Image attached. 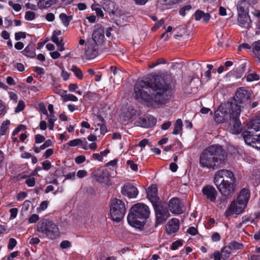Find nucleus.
<instances>
[{
    "label": "nucleus",
    "mask_w": 260,
    "mask_h": 260,
    "mask_svg": "<svg viewBox=\"0 0 260 260\" xmlns=\"http://www.w3.org/2000/svg\"><path fill=\"white\" fill-rule=\"evenodd\" d=\"M63 100L64 102L67 101H72V102H77L78 101V98L74 95L72 94H68L64 95L63 97Z\"/></svg>",
    "instance_id": "nucleus-39"
},
{
    "label": "nucleus",
    "mask_w": 260,
    "mask_h": 260,
    "mask_svg": "<svg viewBox=\"0 0 260 260\" xmlns=\"http://www.w3.org/2000/svg\"><path fill=\"white\" fill-rule=\"evenodd\" d=\"M125 211V205L122 200L117 199L112 200L110 213L113 221L116 222L120 221L123 218Z\"/></svg>",
    "instance_id": "nucleus-6"
},
{
    "label": "nucleus",
    "mask_w": 260,
    "mask_h": 260,
    "mask_svg": "<svg viewBox=\"0 0 260 260\" xmlns=\"http://www.w3.org/2000/svg\"><path fill=\"white\" fill-rule=\"evenodd\" d=\"M127 164L130 168L133 171H136L138 169V166L133 160H129L127 161Z\"/></svg>",
    "instance_id": "nucleus-60"
},
{
    "label": "nucleus",
    "mask_w": 260,
    "mask_h": 260,
    "mask_svg": "<svg viewBox=\"0 0 260 260\" xmlns=\"http://www.w3.org/2000/svg\"><path fill=\"white\" fill-rule=\"evenodd\" d=\"M169 207L173 214H180L183 212V205L178 198H173L169 203Z\"/></svg>",
    "instance_id": "nucleus-16"
},
{
    "label": "nucleus",
    "mask_w": 260,
    "mask_h": 260,
    "mask_svg": "<svg viewBox=\"0 0 260 260\" xmlns=\"http://www.w3.org/2000/svg\"><path fill=\"white\" fill-rule=\"evenodd\" d=\"M246 206L237 200L233 201L229 207L225 210L224 215L226 217H229L234 213L237 215L240 214L243 212Z\"/></svg>",
    "instance_id": "nucleus-11"
},
{
    "label": "nucleus",
    "mask_w": 260,
    "mask_h": 260,
    "mask_svg": "<svg viewBox=\"0 0 260 260\" xmlns=\"http://www.w3.org/2000/svg\"><path fill=\"white\" fill-rule=\"evenodd\" d=\"M104 29L100 27L96 29L92 34V39L97 45H100L103 43L105 38Z\"/></svg>",
    "instance_id": "nucleus-19"
},
{
    "label": "nucleus",
    "mask_w": 260,
    "mask_h": 260,
    "mask_svg": "<svg viewBox=\"0 0 260 260\" xmlns=\"http://www.w3.org/2000/svg\"><path fill=\"white\" fill-rule=\"evenodd\" d=\"M210 257L211 258H213L214 260H220L221 257V253L219 251H215Z\"/></svg>",
    "instance_id": "nucleus-61"
},
{
    "label": "nucleus",
    "mask_w": 260,
    "mask_h": 260,
    "mask_svg": "<svg viewBox=\"0 0 260 260\" xmlns=\"http://www.w3.org/2000/svg\"><path fill=\"white\" fill-rule=\"evenodd\" d=\"M182 121L181 119H178L174 124V130L172 134L174 135L179 134L180 131L182 129Z\"/></svg>",
    "instance_id": "nucleus-32"
},
{
    "label": "nucleus",
    "mask_w": 260,
    "mask_h": 260,
    "mask_svg": "<svg viewBox=\"0 0 260 260\" xmlns=\"http://www.w3.org/2000/svg\"><path fill=\"white\" fill-rule=\"evenodd\" d=\"M259 79V76L255 73H251L247 75V80L249 82H252L253 81L258 80Z\"/></svg>",
    "instance_id": "nucleus-44"
},
{
    "label": "nucleus",
    "mask_w": 260,
    "mask_h": 260,
    "mask_svg": "<svg viewBox=\"0 0 260 260\" xmlns=\"http://www.w3.org/2000/svg\"><path fill=\"white\" fill-rule=\"evenodd\" d=\"M226 152L219 145H212L207 147L201 152L199 164L203 168L216 170L224 163Z\"/></svg>",
    "instance_id": "nucleus-3"
},
{
    "label": "nucleus",
    "mask_w": 260,
    "mask_h": 260,
    "mask_svg": "<svg viewBox=\"0 0 260 260\" xmlns=\"http://www.w3.org/2000/svg\"><path fill=\"white\" fill-rule=\"evenodd\" d=\"M250 198V192L248 189L243 188L237 198V200L244 204H247Z\"/></svg>",
    "instance_id": "nucleus-22"
},
{
    "label": "nucleus",
    "mask_w": 260,
    "mask_h": 260,
    "mask_svg": "<svg viewBox=\"0 0 260 260\" xmlns=\"http://www.w3.org/2000/svg\"><path fill=\"white\" fill-rule=\"evenodd\" d=\"M24 55L27 57L34 58L36 56L35 49L31 45H28L22 51Z\"/></svg>",
    "instance_id": "nucleus-26"
},
{
    "label": "nucleus",
    "mask_w": 260,
    "mask_h": 260,
    "mask_svg": "<svg viewBox=\"0 0 260 260\" xmlns=\"http://www.w3.org/2000/svg\"><path fill=\"white\" fill-rule=\"evenodd\" d=\"M183 245V241L181 240H179L177 241H176L175 242H173L171 246V249L175 250L179 248V247L182 246Z\"/></svg>",
    "instance_id": "nucleus-40"
},
{
    "label": "nucleus",
    "mask_w": 260,
    "mask_h": 260,
    "mask_svg": "<svg viewBox=\"0 0 260 260\" xmlns=\"http://www.w3.org/2000/svg\"><path fill=\"white\" fill-rule=\"evenodd\" d=\"M61 20L62 24L65 26H68L69 25L70 21L73 19V16L72 15L68 16L65 13H61L59 16Z\"/></svg>",
    "instance_id": "nucleus-30"
},
{
    "label": "nucleus",
    "mask_w": 260,
    "mask_h": 260,
    "mask_svg": "<svg viewBox=\"0 0 260 260\" xmlns=\"http://www.w3.org/2000/svg\"><path fill=\"white\" fill-rule=\"evenodd\" d=\"M187 232L190 235H191L192 236H194V235H196L197 234V233H198V230L196 228H194L193 226H191V227H190L187 230Z\"/></svg>",
    "instance_id": "nucleus-64"
},
{
    "label": "nucleus",
    "mask_w": 260,
    "mask_h": 260,
    "mask_svg": "<svg viewBox=\"0 0 260 260\" xmlns=\"http://www.w3.org/2000/svg\"><path fill=\"white\" fill-rule=\"evenodd\" d=\"M7 112L6 106L4 102L0 100V116Z\"/></svg>",
    "instance_id": "nucleus-48"
},
{
    "label": "nucleus",
    "mask_w": 260,
    "mask_h": 260,
    "mask_svg": "<svg viewBox=\"0 0 260 260\" xmlns=\"http://www.w3.org/2000/svg\"><path fill=\"white\" fill-rule=\"evenodd\" d=\"M48 203L46 201L42 202L40 205L39 207L37 208V211L38 212H41L47 208Z\"/></svg>",
    "instance_id": "nucleus-41"
},
{
    "label": "nucleus",
    "mask_w": 260,
    "mask_h": 260,
    "mask_svg": "<svg viewBox=\"0 0 260 260\" xmlns=\"http://www.w3.org/2000/svg\"><path fill=\"white\" fill-rule=\"evenodd\" d=\"M71 246V244L70 242L68 240L63 241L60 244V246L62 249L69 248Z\"/></svg>",
    "instance_id": "nucleus-54"
},
{
    "label": "nucleus",
    "mask_w": 260,
    "mask_h": 260,
    "mask_svg": "<svg viewBox=\"0 0 260 260\" xmlns=\"http://www.w3.org/2000/svg\"><path fill=\"white\" fill-rule=\"evenodd\" d=\"M39 219V216L37 214H32L28 219L29 223H34L38 221Z\"/></svg>",
    "instance_id": "nucleus-45"
},
{
    "label": "nucleus",
    "mask_w": 260,
    "mask_h": 260,
    "mask_svg": "<svg viewBox=\"0 0 260 260\" xmlns=\"http://www.w3.org/2000/svg\"><path fill=\"white\" fill-rule=\"evenodd\" d=\"M37 231L50 239H55L59 236L57 225L51 220L42 219L37 224Z\"/></svg>",
    "instance_id": "nucleus-5"
},
{
    "label": "nucleus",
    "mask_w": 260,
    "mask_h": 260,
    "mask_svg": "<svg viewBox=\"0 0 260 260\" xmlns=\"http://www.w3.org/2000/svg\"><path fill=\"white\" fill-rule=\"evenodd\" d=\"M55 44L56 45V46L57 47L58 50L59 51L61 52V51L64 50V49H65L64 47V43L63 42V40L55 43Z\"/></svg>",
    "instance_id": "nucleus-59"
},
{
    "label": "nucleus",
    "mask_w": 260,
    "mask_h": 260,
    "mask_svg": "<svg viewBox=\"0 0 260 260\" xmlns=\"http://www.w3.org/2000/svg\"><path fill=\"white\" fill-rule=\"evenodd\" d=\"M252 51L260 62V40L252 44Z\"/></svg>",
    "instance_id": "nucleus-29"
},
{
    "label": "nucleus",
    "mask_w": 260,
    "mask_h": 260,
    "mask_svg": "<svg viewBox=\"0 0 260 260\" xmlns=\"http://www.w3.org/2000/svg\"><path fill=\"white\" fill-rule=\"evenodd\" d=\"M52 145V141L50 140H47L43 144L40 146V149L42 150L45 149L47 147H48Z\"/></svg>",
    "instance_id": "nucleus-63"
},
{
    "label": "nucleus",
    "mask_w": 260,
    "mask_h": 260,
    "mask_svg": "<svg viewBox=\"0 0 260 260\" xmlns=\"http://www.w3.org/2000/svg\"><path fill=\"white\" fill-rule=\"evenodd\" d=\"M18 210L16 208H13L10 210V217L11 218L14 219L17 217Z\"/></svg>",
    "instance_id": "nucleus-55"
},
{
    "label": "nucleus",
    "mask_w": 260,
    "mask_h": 260,
    "mask_svg": "<svg viewBox=\"0 0 260 260\" xmlns=\"http://www.w3.org/2000/svg\"><path fill=\"white\" fill-rule=\"evenodd\" d=\"M121 193L123 196L129 198H135L138 194V190L136 186L131 183L125 184L121 188Z\"/></svg>",
    "instance_id": "nucleus-14"
},
{
    "label": "nucleus",
    "mask_w": 260,
    "mask_h": 260,
    "mask_svg": "<svg viewBox=\"0 0 260 260\" xmlns=\"http://www.w3.org/2000/svg\"><path fill=\"white\" fill-rule=\"evenodd\" d=\"M194 17L197 21L202 20L205 23L208 22L210 18V16L208 13H205L204 12L200 10H197L196 12Z\"/></svg>",
    "instance_id": "nucleus-24"
},
{
    "label": "nucleus",
    "mask_w": 260,
    "mask_h": 260,
    "mask_svg": "<svg viewBox=\"0 0 260 260\" xmlns=\"http://www.w3.org/2000/svg\"><path fill=\"white\" fill-rule=\"evenodd\" d=\"M231 252L232 251L231 250L229 246H225L223 248H222L221 252V258L224 260L227 259L229 257Z\"/></svg>",
    "instance_id": "nucleus-36"
},
{
    "label": "nucleus",
    "mask_w": 260,
    "mask_h": 260,
    "mask_svg": "<svg viewBox=\"0 0 260 260\" xmlns=\"http://www.w3.org/2000/svg\"><path fill=\"white\" fill-rule=\"evenodd\" d=\"M202 192L207 200L211 202H215L217 196V191L213 186L208 185L203 187Z\"/></svg>",
    "instance_id": "nucleus-13"
},
{
    "label": "nucleus",
    "mask_w": 260,
    "mask_h": 260,
    "mask_svg": "<svg viewBox=\"0 0 260 260\" xmlns=\"http://www.w3.org/2000/svg\"><path fill=\"white\" fill-rule=\"evenodd\" d=\"M55 0H40L38 6L41 8H47L50 7Z\"/></svg>",
    "instance_id": "nucleus-34"
},
{
    "label": "nucleus",
    "mask_w": 260,
    "mask_h": 260,
    "mask_svg": "<svg viewBox=\"0 0 260 260\" xmlns=\"http://www.w3.org/2000/svg\"><path fill=\"white\" fill-rule=\"evenodd\" d=\"M179 221L178 219L172 218L168 221L166 225V230L168 234H171L177 231L179 229Z\"/></svg>",
    "instance_id": "nucleus-20"
},
{
    "label": "nucleus",
    "mask_w": 260,
    "mask_h": 260,
    "mask_svg": "<svg viewBox=\"0 0 260 260\" xmlns=\"http://www.w3.org/2000/svg\"><path fill=\"white\" fill-rule=\"evenodd\" d=\"M91 9L93 11H95L96 15L102 18L104 17V13L100 8V5L95 3L91 5Z\"/></svg>",
    "instance_id": "nucleus-35"
},
{
    "label": "nucleus",
    "mask_w": 260,
    "mask_h": 260,
    "mask_svg": "<svg viewBox=\"0 0 260 260\" xmlns=\"http://www.w3.org/2000/svg\"><path fill=\"white\" fill-rule=\"evenodd\" d=\"M191 9V6L190 5H186L183 7H182L179 10V14L182 16H184L186 14V12L188 11Z\"/></svg>",
    "instance_id": "nucleus-42"
},
{
    "label": "nucleus",
    "mask_w": 260,
    "mask_h": 260,
    "mask_svg": "<svg viewBox=\"0 0 260 260\" xmlns=\"http://www.w3.org/2000/svg\"><path fill=\"white\" fill-rule=\"evenodd\" d=\"M137 99L142 100L148 106H160L167 103L172 95V88L164 77L157 75L151 82L141 80L135 87Z\"/></svg>",
    "instance_id": "nucleus-1"
},
{
    "label": "nucleus",
    "mask_w": 260,
    "mask_h": 260,
    "mask_svg": "<svg viewBox=\"0 0 260 260\" xmlns=\"http://www.w3.org/2000/svg\"><path fill=\"white\" fill-rule=\"evenodd\" d=\"M249 5V3L246 0L239 1L237 6L238 14L248 13Z\"/></svg>",
    "instance_id": "nucleus-23"
},
{
    "label": "nucleus",
    "mask_w": 260,
    "mask_h": 260,
    "mask_svg": "<svg viewBox=\"0 0 260 260\" xmlns=\"http://www.w3.org/2000/svg\"><path fill=\"white\" fill-rule=\"evenodd\" d=\"M179 2V0H157V7L161 10H167Z\"/></svg>",
    "instance_id": "nucleus-18"
},
{
    "label": "nucleus",
    "mask_w": 260,
    "mask_h": 260,
    "mask_svg": "<svg viewBox=\"0 0 260 260\" xmlns=\"http://www.w3.org/2000/svg\"><path fill=\"white\" fill-rule=\"evenodd\" d=\"M71 71H72L75 76L79 79H81L83 78V75L81 70L76 66H73L71 69Z\"/></svg>",
    "instance_id": "nucleus-37"
},
{
    "label": "nucleus",
    "mask_w": 260,
    "mask_h": 260,
    "mask_svg": "<svg viewBox=\"0 0 260 260\" xmlns=\"http://www.w3.org/2000/svg\"><path fill=\"white\" fill-rule=\"evenodd\" d=\"M157 188L155 185L149 187L147 191V197L152 202L156 201Z\"/></svg>",
    "instance_id": "nucleus-25"
},
{
    "label": "nucleus",
    "mask_w": 260,
    "mask_h": 260,
    "mask_svg": "<svg viewBox=\"0 0 260 260\" xmlns=\"http://www.w3.org/2000/svg\"><path fill=\"white\" fill-rule=\"evenodd\" d=\"M230 198L226 197H223L222 196L221 197H219L216 200V206L218 208L224 209L227 204V200Z\"/></svg>",
    "instance_id": "nucleus-28"
},
{
    "label": "nucleus",
    "mask_w": 260,
    "mask_h": 260,
    "mask_svg": "<svg viewBox=\"0 0 260 260\" xmlns=\"http://www.w3.org/2000/svg\"><path fill=\"white\" fill-rule=\"evenodd\" d=\"M242 135L247 145L260 150V134L254 135L251 134V131H244Z\"/></svg>",
    "instance_id": "nucleus-12"
},
{
    "label": "nucleus",
    "mask_w": 260,
    "mask_h": 260,
    "mask_svg": "<svg viewBox=\"0 0 260 260\" xmlns=\"http://www.w3.org/2000/svg\"><path fill=\"white\" fill-rule=\"evenodd\" d=\"M246 131H251V134L253 135L254 132L260 131V115L256 116L251 121Z\"/></svg>",
    "instance_id": "nucleus-21"
},
{
    "label": "nucleus",
    "mask_w": 260,
    "mask_h": 260,
    "mask_svg": "<svg viewBox=\"0 0 260 260\" xmlns=\"http://www.w3.org/2000/svg\"><path fill=\"white\" fill-rule=\"evenodd\" d=\"M86 158L84 155H79L75 158V161L76 164H80L85 161Z\"/></svg>",
    "instance_id": "nucleus-56"
},
{
    "label": "nucleus",
    "mask_w": 260,
    "mask_h": 260,
    "mask_svg": "<svg viewBox=\"0 0 260 260\" xmlns=\"http://www.w3.org/2000/svg\"><path fill=\"white\" fill-rule=\"evenodd\" d=\"M45 138L43 136L38 134L35 137V142L36 143H41L44 141Z\"/></svg>",
    "instance_id": "nucleus-62"
},
{
    "label": "nucleus",
    "mask_w": 260,
    "mask_h": 260,
    "mask_svg": "<svg viewBox=\"0 0 260 260\" xmlns=\"http://www.w3.org/2000/svg\"><path fill=\"white\" fill-rule=\"evenodd\" d=\"M228 246L232 251L241 249L243 247V245L242 243H240L235 241L230 242Z\"/></svg>",
    "instance_id": "nucleus-33"
},
{
    "label": "nucleus",
    "mask_w": 260,
    "mask_h": 260,
    "mask_svg": "<svg viewBox=\"0 0 260 260\" xmlns=\"http://www.w3.org/2000/svg\"><path fill=\"white\" fill-rule=\"evenodd\" d=\"M250 96L248 91L241 88L238 89L235 93L234 99L228 103H235L241 109V105L239 104L247 105L250 103Z\"/></svg>",
    "instance_id": "nucleus-9"
},
{
    "label": "nucleus",
    "mask_w": 260,
    "mask_h": 260,
    "mask_svg": "<svg viewBox=\"0 0 260 260\" xmlns=\"http://www.w3.org/2000/svg\"><path fill=\"white\" fill-rule=\"evenodd\" d=\"M117 256L115 255H110L108 256H105L102 255L100 256L99 259L98 260H117Z\"/></svg>",
    "instance_id": "nucleus-53"
},
{
    "label": "nucleus",
    "mask_w": 260,
    "mask_h": 260,
    "mask_svg": "<svg viewBox=\"0 0 260 260\" xmlns=\"http://www.w3.org/2000/svg\"><path fill=\"white\" fill-rule=\"evenodd\" d=\"M149 214L150 210L147 205L141 203L136 204L131 209L127 217V222L133 227L141 229Z\"/></svg>",
    "instance_id": "nucleus-4"
},
{
    "label": "nucleus",
    "mask_w": 260,
    "mask_h": 260,
    "mask_svg": "<svg viewBox=\"0 0 260 260\" xmlns=\"http://www.w3.org/2000/svg\"><path fill=\"white\" fill-rule=\"evenodd\" d=\"M102 6L105 11L109 13L113 12L115 9V3L110 0H104Z\"/></svg>",
    "instance_id": "nucleus-27"
},
{
    "label": "nucleus",
    "mask_w": 260,
    "mask_h": 260,
    "mask_svg": "<svg viewBox=\"0 0 260 260\" xmlns=\"http://www.w3.org/2000/svg\"><path fill=\"white\" fill-rule=\"evenodd\" d=\"M238 22L241 27L247 29L249 28L251 22L248 13L238 14Z\"/></svg>",
    "instance_id": "nucleus-17"
},
{
    "label": "nucleus",
    "mask_w": 260,
    "mask_h": 260,
    "mask_svg": "<svg viewBox=\"0 0 260 260\" xmlns=\"http://www.w3.org/2000/svg\"><path fill=\"white\" fill-rule=\"evenodd\" d=\"M35 17V14L32 11H27L25 13V18L27 20L31 21L33 20Z\"/></svg>",
    "instance_id": "nucleus-47"
},
{
    "label": "nucleus",
    "mask_w": 260,
    "mask_h": 260,
    "mask_svg": "<svg viewBox=\"0 0 260 260\" xmlns=\"http://www.w3.org/2000/svg\"><path fill=\"white\" fill-rule=\"evenodd\" d=\"M87 175V172L86 170H80L77 173V176L79 178H82Z\"/></svg>",
    "instance_id": "nucleus-58"
},
{
    "label": "nucleus",
    "mask_w": 260,
    "mask_h": 260,
    "mask_svg": "<svg viewBox=\"0 0 260 260\" xmlns=\"http://www.w3.org/2000/svg\"><path fill=\"white\" fill-rule=\"evenodd\" d=\"M24 103L22 101H19L15 109V112H19L22 111L24 109Z\"/></svg>",
    "instance_id": "nucleus-50"
},
{
    "label": "nucleus",
    "mask_w": 260,
    "mask_h": 260,
    "mask_svg": "<svg viewBox=\"0 0 260 260\" xmlns=\"http://www.w3.org/2000/svg\"><path fill=\"white\" fill-rule=\"evenodd\" d=\"M236 182L234 173L228 170H220L217 171L214 178V183Z\"/></svg>",
    "instance_id": "nucleus-7"
},
{
    "label": "nucleus",
    "mask_w": 260,
    "mask_h": 260,
    "mask_svg": "<svg viewBox=\"0 0 260 260\" xmlns=\"http://www.w3.org/2000/svg\"><path fill=\"white\" fill-rule=\"evenodd\" d=\"M26 38V35L23 32H16L15 34V39L17 41L20 40L21 39H25Z\"/></svg>",
    "instance_id": "nucleus-52"
},
{
    "label": "nucleus",
    "mask_w": 260,
    "mask_h": 260,
    "mask_svg": "<svg viewBox=\"0 0 260 260\" xmlns=\"http://www.w3.org/2000/svg\"><path fill=\"white\" fill-rule=\"evenodd\" d=\"M10 124V121L9 120H4L0 127V136L5 135L8 129V126Z\"/></svg>",
    "instance_id": "nucleus-31"
},
{
    "label": "nucleus",
    "mask_w": 260,
    "mask_h": 260,
    "mask_svg": "<svg viewBox=\"0 0 260 260\" xmlns=\"http://www.w3.org/2000/svg\"><path fill=\"white\" fill-rule=\"evenodd\" d=\"M35 179L34 177H29L27 178L26 181V184L29 187H32L35 185Z\"/></svg>",
    "instance_id": "nucleus-51"
},
{
    "label": "nucleus",
    "mask_w": 260,
    "mask_h": 260,
    "mask_svg": "<svg viewBox=\"0 0 260 260\" xmlns=\"http://www.w3.org/2000/svg\"><path fill=\"white\" fill-rule=\"evenodd\" d=\"M98 126H100V133L102 135H104L107 132V128L106 125L104 124H98Z\"/></svg>",
    "instance_id": "nucleus-57"
},
{
    "label": "nucleus",
    "mask_w": 260,
    "mask_h": 260,
    "mask_svg": "<svg viewBox=\"0 0 260 260\" xmlns=\"http://www.w3.org/2000/svg\"><path fill=\"white\" fill-rule=\"evenodd\" d=\"M91 175L96 181L100 183H103L108 179L107 173L103 169L100 168L93 169Z\"/></svg>",
    "instance_id": "nucleus-15"
},
{
    "label": "nucleus",
    "mask_w": 260,
    "mask_h": 260,
    "mask_svg": "<svg viewBox=\"0 0 260 260\" xmlns=\"http://www.w3.org/2000/svg\"><path fill=\"white\" fill-rule=\"evenodd\" d=\"M9 5L16 12H19L21 9V6L20 4L14 3L12 1L9 2Z\"/></svg>",
    "instance_id": "nucleus-46"
},
{
    "label": "nucleus",
    "mask_w": 260,
    "mask_h": 260,
    "mask_svg": "<svg viewBox=\"0 0 260 260\" xmlns=\"http://www.w3.org/2000/svg\"><path fill=\"white\" fill-rule=\"evenodd\" d=\"M154 210L155 213V223L156 225L164 223L170 216L168 209L162 206H155L154 207Z\"/></svg>",
    "instance_id": "nucleus-10"
},
{
    "label": "nucleus",
    "mask_w": 260,
    "mask_h": 260,
    "mask_svg": "<svg viewBox=\"0 0 260 260\" xmlns=\"http://www.w3.org/2000/svg\"><path fill=\"white\" fill-rule=\"evenodd\" d=\"M48 127L50 130H53L54 125V122L56 120V117L54 115V114H49L48 115Z\"/></svg>",
    "instance_id": "nucleus-38"
},
{
    "label": "nucleus",
    "mask_w": 260,
    "mask_h": 260,
    "mask_svg": "<svg viewBox=\"0 0 260 260\" xmlns=\"http://www.w3.org/2000/svg\"><path fill=\"white\" fill-rule=\"evenodd\" d=\"M82 140L80 139H76L69 142L68 145L71 147H75L82 144Z\"/></svg>",
    "instance_id": "nucleus-43"
},
{
    "label": "nucleus",
    "mask_w": 260,
    "mask_h": 260,
    "mask_svg": "<svg viewBox=\"0 0 260 260\" xmlns=\"http://www.w3.org/2000/svg\"><path fill=\"white\" fill-rule=\"evenodd\" d=\"M218 191L223 197L231 198L236 190L235 182L214 183Z\"/></svg>",
    "instance_id": "nucleus-8"
},
{
    "label": "nucleus",
    "mask_w": 260,
    "mask_h": 260,
    "mask_svg": "<svg viewBox=\"0 0 260 260\" xmlns=\"http://www.w3.org/2000/svg\"><path fill=\"white\" fill-rule=\"evenodd\" d=\"M241 110L235 103L221 105L214 112V119L217 123H222L229 119L228 129L233 134H239L242 131L239 119Z\"/></svg>",
    "instance_id": "nucleus-2"
},
{
    "label": "nucleus",
    "mask_w": 260,
    "mask_h": 260,
    "mask_svg": "<svg viewBox=\"0 0 260 260\" xmlns=\"http://www.w3.org/2000/svg\"><path fill=\"white\" fill-rule=\"evenodd\" d=\"M17 244L16 240L14 238H11L9 240L8 248L10 250H12Z\"/></svg>",
    "instance_id": "nucleus-49"
}]
</instances>
